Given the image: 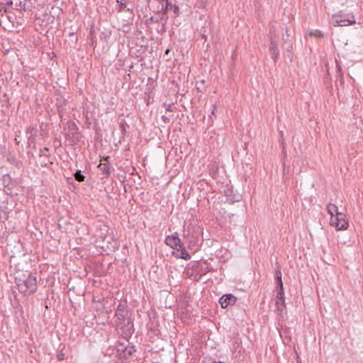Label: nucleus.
Wrapping results in <instances>:
<instances>
[{"instance_id":"6","label":"nucleus","mask_w":363,"mask_h":363,"mask_svg":"<svg viewBox=\"0 0 363 363\" xmlns=\"http://www.w3.org/2000/svg\"><path fill=\"white\" fill-rule=\"evenodd\" d=\"M330 225L337 230H346L348 227V222L345 220V216L340 213L335 217L330 218Z\"/></svg>"},{"instance_id":"32","label":"nucleus","mask_w":363,"mask_h":363,"mask_svg":"<svg viewBox=\"0 0 363 363\" xmlns=\"http://www.w3.org/2000/svg\"><path fill=\"white\" fill-rule=\"evenodd\" d=\"M201 363H211V360H210V359L208 357H204L202 359Z\"/></svg>"},{"instance_id":"33","label":"nucleus","mask_w":363,"mask_h":363,"mask_svg":"<svg viewBox=\"0 0 363 363\" xmlns=\"http://www.w3.org/2000/svg\"><path fill=\"white\" fill-rule=\"evenodd\" d=\"M1 9H4V12L6 13L8 12V9L6 6L0 5V11H1Z\"/></svg>"},{"instance_id":"8","label":"nucleus","mask_w":363,"mask_h":363,"mask_svg":"<svg viewBox=\"0 0 363 363\" xmlns=\"http://www.w3.org/2000/svg\"><path fill=\"white\" fill-rule=\"evenodd\" d=\"M164 242L174 250L177 249L178 247H182V244L177 233H174L171 235L167 236L164 240Z\"/></svg>"},{"instance_id":"4","label":"nucleus","mask_w":363,"mask_h":363,"mask_svg":"<svg viewBox=\"0 0 363 363\" xmlns=\"http://www.w3.org/2000/svg\"><path fill=\"white\" fill-rule=\"evenodd\" d=\"M333 25L334 26H346L355 23V18L353 15H333L332 16Z\"/></svg>"},{"instance_id":"27","label":"nucleus","mask_w":363,"mask_h":363,"mask_svg":"<svg viewBox=\"0 0 363 363\" xmlns=\"http://www.w3.org/2000/svg\"><path fill=\"white\" fill-rule=\"evenodd\" d=\"M10 179L11 177L9 176V174H5L3 176V182L5 184V186L9 184Z\"/></svg>"},{"instance_id":"12","label":"nucleus","mask_w":363,"mask_h":363,"mask_svg":"<svg viewBox=\"0 0 363 363\" xmlns=\"http://www.w3.org/2000/svg\"><path fill=\"white\" fill-rule=\"evenodd\" d=\"M98 168L102 172V174L106 176V177H108L113 170V168L111 165L101 162L98 165Z\"/></svg>"},{"instance_id":"22","label":"nucleus","mask_w":363,"mask_h":363,"mask_svg":"<svg viewBox=\"0 0 363 363\" xmlns=\"http://www.w3.org/2000/svg\"><path fill=\"white\" fill-rule=\"evenodd\" d=\"M335 69H336V75H335V77H336V79H337L339 77L340 78H342V71H341V67H340V65L339 64V62H337V60H335Z\"/></svg>"},{"instance_id":"13","label":"nucleus","mask_w":363,"mask_h":363,"mask_svg":"<svg viewBox=\"0 0 363 363\" xmlns=\"http://www.w3.org/2000/svg\"><path fill=\"white\" fill-rule=\"evenodd\" d=\"M285 33H286L285 35L283 36L284 43L286 45V50L290 52L292 50L293 47H292V43H291V40L289 39L290 35L289 34L288 28H285Z\"/></svg>"},{"instance_id":"9","label":"nucleus","mask_w":363,"mask_h":363,"mask_svg":"<svg viewBox=\"0 0 363 363\" xmlns=\"http://www.w3.org/2000/svg\"><path fill=\"white\" fill-rule=\"evenodd\" d=\"M237 301V298L232 294H227L223 295L220 299L219 303L223 308H226L229 306H233Z\"/></svg>"},{"instance_id":"35","label":"nucleus","mask_w":363,"mask_h":363,"mask_svg":"<svg viewBox=\"0 0 363 363\" xmlns=\"http://www.w3.org/2000/svg\"><path fill=\"white\" fill-rule=\"evenodd\" d=\"M162 121H163L164 122H167V121H168V118H167L166 116H162Z\"/></svg>"},{"instance_id":"15","label":"nucleus","mask_w":363,"mask_h":363,"mask_svg":"<svg viewBox=\"0 0 363 363\" xmlns=\"http://www.w3.org/2000/svg\"><path fill=\"white\" fill-rule=\"evenodd\" d=\"M275 279L277 282L278 286L283 285L282 279H281V267L279 263H276V267H275Z\"/></svg>"},{"instance_id":"36","label":"nucleus","mask_w":363,"mask_h":363,"mask_svg":"<svg viewBox=\"0 0 363 363\" xmlns=\"http://www.w3.org/2000/svg\"><path fill=\"white\" fill-rule=\"evenodd\" d=\"M201 36H202V38H203L205 40H207V35H206L204 33H203L201 34Z\"/></svg>"},{"instance_id":"29","label":"nucleus","mask_w":363,"mask_h":363,"mask_svg":"<svg viewBox=\"0 0 363 363\" xmlns=\"http://www.w3.org/2000/svg\"><path fill=\"white\" fill-rule=\"evenodd\" d=\"M172 9L174 11V13L175 14V16H177L179 14V6L176 4L172 5Z\"/></svg>"},{"instance_id":"7","label":"nucleus","mask_w":363,"mask_h":363,"mask_svg":"<svg viewBox=\"0 0 363 363\" xmlns=\"http://www.w3.org/2000/svg\"><path fill=\"white\" fill-rule=\"evenodd\" d=\"M67 106V100L62 95H58L56 97L55 106L57 108V113L62 120L63 118L64 112Z\"/></svg>"},{"instance_id":"25","label":"nucleus","mask_w":363,"mask_h":363,"mask_svg":"<svg viewBox=\"0 0 363 363\" xmlns=\"http://www.w3.org/2000/svg\"><path fill=\"white\" fill-rule=\"evenodd\" d=\"M65 358V354L63 352V350H60L57 354V359L59 360V361H62L64 360Z\"/></svg>"},{"instance_id":"38","label":"nucleus","mask_w":363,"mask_h":363,"mask_svg":"<svg viewBox=\"0 0 363 363\" xmlns=\"http://www.w3.org/2000/svg\"><path fill=\"white\" fill-rule=\"evenodd\" d=\"M150 20L152 21L158 22V20L155 21V19H153V17H151Z\"/></svg>"},{"instance_id":"31","label":"nucleus","mask_w":363,"mask_h":363,"mask_svg":"<svg viewBox=\"0 0 363 363\" xmlns=\"http://www.w3.org/2000/svg\"><path fill=\"white\" fill-rule=\"evenodd\" d=\"M164 106H165V108L167 111H172V105L171 104H164Z\"/></svg>"},{"instance_id":"10","label":"nucleus","mask_w":363,"mask_h":363,"mask_svg":"<svg viewBox=\"0 0 363 363\" xmlns=\"http://www.w3.org/2000/svg\"><path fill=\"white\" fill-rule=\"evenodd\" d=\"M269 51L272 59L276 62L279 56V40H269Z\"/></svg>"},{"instance_id":"24","label":"nucleus","mask_w":363,"mask_h":363,"mask_svg":"<svg viewBox=\"0 0 363 363\" xmlns=\"http://www.w3.org/2000/svg\"><path fill=\"white\" fill-rule=\"evenodd\" d=\"M117 2L119 3V6L118 11L121 12L126 8V2L125 0H117Z\"/></svg>"},{"instance_id":"14","label":"nucleus","mask_w":363,"mask_h":363,"mask_svg":"<svg viewBox=\"0 0 363 363\" xmlns=\"http://www.w3.org/2000/svg\"><path fill=\"white\" fill-rule=\"evenodd\" d=\"M327 211L330 215V218H333V217H335V216H337V214H340V212L338 211L337 207L336 205L333 203H329L327 206Z\"/></svg>"},{"instance_id":"26","label":"nucleus","mask_w":363,"mask_h":363,"mask_svg":"<svg viewBox=\"0 0 363 363\" xmlns=\"http://www.w3.org/2000/svg\"><path fill=\"white\" fill-rule=\"evenodd\" d=\"M217 107L216 105H212V111H211V115L209 116V120L211 121V124L212 125L213 120L212 118V116L215 115V112L216 111Z\"/></svg>"},{"instance_id":"5","label":"nucleus","mask_w":363,"mask_h":363,"mask_svg":"<svg viewBox=\"0 0 363 363\" xmlns=\"http://www.w3.org/2000/svg\"><path fill=\"white\" fill-rule=\"evenodd\" d=\"M115 323H117L120 321H125V320H130V314L128 310L127 306L123 303H119L117 306L115 312Z\"/></svg>"},{"instance_id":"11","label":"nucleus","mask_w":363,"mask_h":363,"mask_svg":"<svg viewBox=\"0 0 363 363\" xmlns=\"http://www.w3.org/2000/svg\"><path fill=\"white\" fill-rule=\"evenodd\" d=\"M176 252H172V255L177 258L183 259L184 260H189L191 259L190 254L186 250L184 247L183 244H182V247H178L177 249H175Z\"/></svg>"},{"instance_id":"21","label":"nucleus","mask_w":363,"mask_h":363,"mask_svg":"<svg viewBox=\"0 0 363 363\" xmlns=\"http://www.w3.org/2000/svg\"><path fill=\"white\" fill-rule=\"evenodd\" d=\"M74 179L79 182H84L85 176L82 174L81 170H77L74 174Z\"/></svg>"},{"instance_id":"37","label":"nucleus","mask_w":363,"mask_h":363,"mask_svg":"<svg viewBox=\"0 0 363 363\" xmlns=\"http://www.w3.org/2000/svg\"><path fill=\"white\" fill-rule=\"evenodd\" d=\"M13 4V1L11 0H10L8 3H7V6H11Z\"/></svg>"},{"instance_id":"30","label":"nucleus","mask_w":363,"mask_h":363,"mask_svg":"<svg viewBox=\"0 0 363 363\" xmlns=\"http://www.w3.org/2000/svg\"><path fill=\"white\" fill-rule=\"evenodd\" d=\"M44 151H49V149L47 147H45L44 150H40V157H43V156L48 157L49 156L48 155L46 154V152H44Z\"/></svg>"},{"instance_id":"39","label":"nucleus","mask_w":363,"mask_h":363,"mask_svg":"<svg viewBox=\"0 0 363 363\" xmlns=\"http://www.w3.org/2000/svg\"><path fill=\"white\" fill-rule=\"evenodd\" d=\"M157 1L163 4V3H164V1H166L167 0H157Z\"/></svg>"},{"instance_id":"1","label":"nucleus","mask_w":363,"mask_h":363,"mask_svg":"<svg viewBox=\"0 0 363 363\" xmlns=\"http://www.w3.org/2000/svg\"><path fill=\"white\" fill-rule=\"evenodd\" d=\"M18 291L24 296H30L37 291V278L30 273L25 279H19L17 282Z\"/></svg>"},{"instance_id":"23","label":"nucleus","mask_w":363,"mask_h":363,"mask_svg":"<svg viewBox=\"0 0 363 363\" xmlns=\"http://www.w3.org/2000/svg\"><path fill=\"white\" fill-rule=\"evenodd\" d=\"M309 35L311 36H314L315 38H322V37H323V33L320 30H318V29L311 30L310 32Z\"/></svg>"},{"instance_id":"17","label":"nucleus","mask_w":363,"mask_h":363,"mask_svg":"<svg viewBox=\"0 0 363 363\" xmlns=\"http://www.w3.org/2000/svg\"><path fill=\"white\" fill-rule=\"evenodd\" d=\"M269 40H279V35L274 26H272L269 28Z\"/></svg>"},{"instance_id":"18","label":"nucleus","mask_w":363,"mask_h":363,"mask_svg":"<svg viewBox=\"0 0 363 363\" xmlns=\"http://www.w3.org/2000/svg\"><path fill=\"white\" fill-rule=\"evenodd\" d=\"M275 304L277 306V311L278 314L282 315L283 312L285 309L284 300H282V301H276Z\"/></svg>"},{"instance_id":"28","label":"nucleus","mask_w":363,"mask_h":363,"mask_svg":"<svg viewBox=\"0 0 363 363\" xmlns=\"http://www.w3.org/2000/svg\"><path fill=\"white\" fill-rule=\"evenodd\" d=\"M16 6H18L20 10H23V11L26 10L25 1L24 2L20 1L18 5H16Z\"/></svg>"},{"instance_id":"3","label":"nucleus","mask_w":363,"mask_h":363,"mask_svg":"<svg viewBox=\"0 0 363 363\" xmlns=\"http://www.w3.org/2000/svg\"><path fill=\"white\" fill-rule=\"evenodd\" d=\"M116 330L124 339L130 337L134 332L133 322L132 319L120 321L116 323Z\"/></svg>"},{"instance_id":"2","label":"nucleus","mask_w":363,"mask_h":363,"mask_svg":"<svg viewBox=\"0 0 363 363\" xmlns=\"http://www.w3.org/2000/svg\"><path fill=\"white\" fill-rule=\"evenodd\" d=\"M135 351V346L129 342L128 338L123 342H118L116 345V354L122 360L130 358Z\"/></svg>"},{"instance_id":"34","label":"nucleus","mask_w":363,"mask_h":363,"mask_svg":"<svg viewBox=\"0 0 363 363\" xmlns=\"http://www.w3.org/2000/svg\"><path fill=\"white\" fill-rule=\"evenodd\" d=\"M109 159H110V157L107 156V157H104L102 161L105 162V163L109 162Z\"/></svg>"},{"instance_id":"19","label":"nucleus","mask_w":363,"mask_h":363,"mask_svg":"<svg viewBox=\"0 0 363 363\" xmlns=\"http://www.w3.org/2000/svg\"><path fill=\"white\" fill-rule=\"evenodd\" d=\"M278 287H279V290L277 294L276 301H282V300H284V286H283V285H281V286H278Z\"/></svg>"},{"instance_id":"20","label":"nucleus","mask_w":363,"mask_h":363,"mask_svg":"<svg viewBox=\"0 0 363 363\" xmlns=\"http://www.w3.org/2000/svg\"><path fill=\"white\" fill-rule=\"evenodd\" d=\"M26 133L30 134V135L28 138V140H30L32 137H34L36 135L37 133V129L36 126H29L26 129Z\"/></svg>"},{"instance_id":"16","label":"nucleus","mask_w":363,"mask_h":363,"mask_svg":"<svg viewBox=\"0 0 363 363\" xmlns=\"http://www.w3.org/2000/svg\"><path fill=\"white\" fill-rule=\"evenodd\" d=\"M172 4L169 2L168 0L164 1L163 4H162V8L160 12L162 13V14H167L169 10L172 9Z\"/></svg>"}]
</instances>
